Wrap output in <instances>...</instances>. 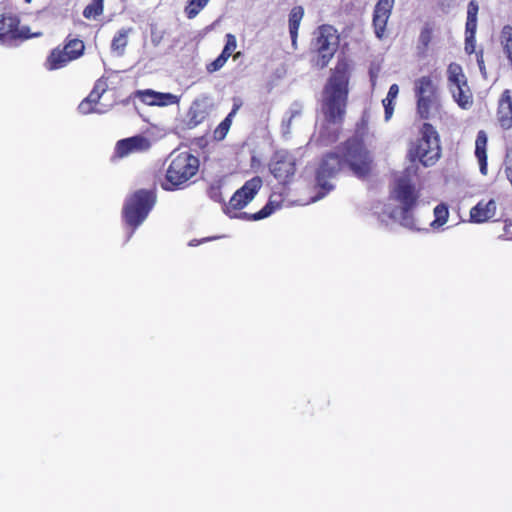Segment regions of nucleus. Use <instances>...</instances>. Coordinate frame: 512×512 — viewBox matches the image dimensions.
Returning a JSON list of instances; mask_svg holds the SVG:
<instances>
[{
	"instance_id": "1",
	"label": "nucleus",
	"mask_w": 512,
	"mask_h": 512,
	"mask_svg": "<svg viewBox=\"0 0 512 512\" xmlns=\"http://www.w3.org/2000/svg\"><path fill=\"white\" fill-rule=\"evenodd\" d=\"M349 80V64L345 59H339L321 93L320 108L325 125L342 126L348 106Z\"/></svg>"
},
{
	"instance_id": "2",
	"label": "nucleus",
	"mask_w": 512,
	"mask_h": 512,
	"mask_svg": "<svg viewBox=\"0 0 512 512\" xmlns=\"http://www.w3.org/2000/svg\"><path fill=\"white\" fill-rule=\"evenodd\" d=\"M262 186V179L255 176L247 180L244 185L235 191L228 203H224L223 211L229 217H239L249 221H258L270 216L277 208L272 201L256 213L248 214L246 212L236 214L237 211L246 207L256 196Z\"/></svg>"
},
{
	"instance_id": "3",
	"label": "nucleus",
	"mask_w": 512,
	"mask_h": 512,
	"mask_svg": "<svg viewBox=\"0 0 512 512\" xmlns=\"http://www.w3.org/2000/svg\"><path fill=\"white\" fill-rule=\"evenodd\" d=\"M337 149L343 156L345 167H348L354 176L366 179L372 174L373 156L367 149L362 136L356 133L341 143Z\"/></svg>"
},
{
	"instance_id": "4",
	"label": "nucleus",
	"mask_w": 512,
	"mask_h": 512,
	"mask_svg": "<svg viewBox=\"0 0 512 512\" xmlns=\"http://www.w3.org/2000/svg\"><path fill=\"white\" fill-rule=\"evenodd\" d=\"M420 134L421 137L409 149V158L412 162L418 160L425 167L433 166L441 156L439 135L428 122L422 125Z\"/></svg>"
},
{
	"instance_id": "5",
	"label": "nucleus",
	"mask_w": 512,
	"mask_h": 512,
	"mask_svg": "<svg viewBox=\"0 0 512 512\" xmlns=\"http://www.w3.org/2000/svg\"><path fill=\"white\" fill-rule=\"evenodd\" d=\"M156 197L150 190L141 189L130 195L123 207V217L125 223L132 229L127 236L128 241L134 231L145 221L150 211L154 207Z\"/></svg>"
},
{
	"instance_id": "6",
	"label": "nucleus",
	"mask_w": 512,
	"mask_h": 512,
	"mask_svg": "<svg viewBox=\"0 0 512 512\" xmlns=\"http://www.w3.org/2000/svg\"><path fill=\"white\" fill-rule=\"evenodd\" d=\"M390 198L399 204L401 223L405 226L411 225L412 212L418 204L420 190L408 176H401L395 179Z\"/></svg>"
},
{
	"instance_id": "7",
	"label": "nucleus",
	"mask_w": 512,
	"mask_h": 512,
	"mask_svg": "<svg viewBox=\"0 0 512 512\" xmlns=\"http://www.w3.org/2000/svg\"><path fill=\"white\" fill-rule=\"evenodd\" d=\"M170 159L166 174L160 181L162 189L166 191L183 188V185L192 177V153L190 149L174 151L170 154Z\"/></svg>"
},
{
	"instance_id": "8",
	"label": "nucleus",
	"mask_w": 512,
	"mask_h": 512,
	"mask_svg": "<svg viewBox=\"0 0 512 512\" xmlns=\"http://www.w3.org/2000/svg\"><path fill=\"white\" fill-rule=\"evenodd\" d=\"M339 44L340 35L337 29L330 24L320 25L314 32L312 40L315 65L320 69L327 67L336 54Z\"/></svg>"
},
{
	"instance_id": "9",
	"label": "nucleus",
	"mask_w": 512,
	"mask_h": 512,
	"mask_svg": "<svg viewBox=\"0 0 512 512\" xmlns=\"http://www.w3.org/2000/svg\"><path fill=\"white\" fill-rule=\"evenodd\" d=\"M417 113L421 119L430 118L432 109L439 106V92L432 76H422L414 82Z\"/></svg>"
},
{
	"instance_id": "10",
	"label": "nucleus",
	"mask_w": 512,
	"mask_h": 512,
	"mask_svg": "<svg viewBox=\"0 0 512 512\" xmlns=\"http://www.w3.org/2000/svg\"><path fill=\"white\" fill-rule=\"evenodd\" d=\"M447 75L449 90L455 102L462 109L470 108L473 104V95L461 65L450 63L447 69Z\"/></svg>"
},
{
	"instance_id": "11",
	"label": "nucleus",
	"mask_w": 512,
	"mask_h": 512,
	"mask_svg": "<svg viewBox=\"0 0 512 512\" xmlns=\"http://www.w3.org/2000/svg\"><path fill=\"white\" fill-rule=\"evenodd\" d=\"M344 168L343 156L338 149L335 152L326 153L322 157L315 174L316 184L323 190L321 193L322 196L333 189V185L329 183V179L334 178Z\"/></svg>"
},
{
	"instance_id": "12",
	"label": "nucleus",
	"mask_w": 512,
	"mask_h": 512,
	"mask_svg": "<svg viewBox=\"0 0 512 512\" xmlns=\"http://www.w3.org/2000/svg\"><path fill=\"white\" fill-rule=\"evenodd\" d=\"M85 45L82 40L69 39L63 48L56 47L48 55L45 68L49 71L61 69L82 56Z\"/></svg>"
},
{
	"instance_id": "13",
	"label": "nucleus",
	"mask_w": 512,
	"mask_h": 512,
	"mask_svg": "<svg viewBox=\"0 0 512 512\" xmlns=\"http://www.w3.org/2000/svg\"><path fill=\"white\" fill-rule=\"evenodd\" d=\"M269 170L279 183L287 184L296 172L295 158L286 150H277L269 162Z\"/></svg>"
},
{
	"instance_id": "14",
	"label": "nucleus",
	"mask_w": 512,
	"mask_h": 512,
	"mask_svg": "<svg viewBox=\"0 0 512 512\" xmlns=\"http://www.w3.org/2000/svg\"><path fill=\"white\" fill-rule=\"evenodd\" d=\"M395 0H378L374 7L372 26L375 36L381 40L386 33L388 20L391 16Z\"/></svg>"
},
{
	"instance_id": "15",
	"label": "nucleus",
	"mask_w": 512,
	"mask_h": 512,
	"mask_svg": "<svg viewBox=\"0 0 512 512\" xmlns=\"http://www.w3.org/2000/svg\"><path fill=\"white\" fill-rule=\"evenodd\" d=\"M478 11V3L475 0H471L467 6V20L465 25V51L468 54H472L475 50Z\"/></svg>"
},
{
	"instance_id": "16",
	"label": "nucleus",
	"mask_w": 512,
	"mask_h": 512,
	"mask_svg": "<svg viewBox=\"0 0 512 512\" xmlns=\"http://www.w3.org/2000/svg\"><path fill=\"white\" fill-rule=\"evenodd\" d=\"M151 147L150 140L142 135L122 139L116 144V154L123 158L133 153L145 152Z\"/></svg>"
},
{
	"instance_id": "17",
	"label": "nucleus",
	"mask_w": 512,
	"mask_h": 512,
	"mask_svg": "<svg viewBox=\"0 0 512 512\" xmlns=\"http://www.w3.org/2000/svg\"><path fill=\"white\" fill-rule=\"evenodd\" d=\"M496 117L498 124L504 130L512 128V92L505 89L498 100Z\"/></svg>"
},
{
	"instance_id": "18",
	"label": "nucleus",
	"mask_w": 512,
	"mask_h": 512,
	"mask_svg": "<svg viewBox=\"0 0 512 512\" xmlns=\"http://www.w3.org/2000/svg\"><path fill=\"white\" fill-rule=\"evenodd\" d=\"M138 97L147 105L160 107L176 104L179 101L178 96L172 93L157 92L152 89L139 91Z\"/></svg>"
},
{
	"instance_id": "19",
	"label": "nucleus",
	"mask_w": 512,
	"mask_h": 512,
	"mask_svg": "<svg viewBox=\"0 0 512 512\" xmlns=\"http://www.w3.org/2000/svg\"><path fill=\"white\" fill-rule=\"evenodd\" d=\"M496 203L493 199L485 202L484 200L479 201L470 210V219L474 223H484L495 216Z\"/></svg>"
},
{
	"instance_id": "20",
	"label": "nucleus",
	"mask_w": 512,
	"mask_h": 512,
	"mask_svg": "<svg viewBox=\"0 0 512 512\" xmlns=\"http://www.w3.org/2000/svg\"><path fill=\"white\" fill-rule=\"evenodd\" d=\"M19 19L14 15H1L0 16V39L4 37L16 38L30 36L24 33V30H19Z\"/></svg>"
},
{
	"instance_id": "21",
	"label": "nucleus",
	"mask_w": 512,
	"mask_h": 512,
	"mask_svg": "<svg viewBox=\"0 0 512 512\" xmlns=\"http://www.w3.org/2000/svg\"><path fill=\"white\" fill-rule=\"evenodd\" d=\"M487 143L488 137L486 132L484 130L478 131L475 140V156L478 160L479 169L482 175H487L488 173Z\"/></svg>"
},
{
	"instance_id": "22",
	"label": "nucleus",
	"mask_w": 512,
	"mask_h": 512,
	"mask_svg": "<svg viewBox=\"0 0 512 512\" xmlns=\"http://www.w3.org/2000/svg\"><path fill=\"white\" fill-rule=\"evenodd\" d=\"M132 32V28H121L117 31L111 41V52L116 56L121 57L125 53V49L128 45V38Z\"/></svg>"
},
{
	"instance_id": "23",
	"label": "nucleus",
	"mask_w": 512,
	"mask_h": 512,
	"mask_svg": "<svg viewBox=\"0 0 512 512\" xmlns=\"http://www.w3.org/2000/svg\"><path fill=\"white\" fill-rule=\"evenodd\" d=\"M304 16V9L302 6H294L289 14V33L291 36L292 45L296 48L298 30L300 23Z\"/></svg>"
},
{
	"instance_id": "24",
	"label": "nucleus",
	"mask_w": 512,
	"mask_h": 512,
	"mask_svg": "<svg viewBox=\"0 0 512 512\" xmlns=\"http://www.w3.org/2000/svg\"><path fill=\"white\" fill-rule=\"evenodd\" d=\"M434 25L425 23L422 27L419 37L417 49L421 54H426L433 39Z\"/></svg>"
},
{
	"instance_id": "25",
	"label": "nucleus",
	"mask_w": 512,
	"mask_h": 512,
	"mask_svg": "<svg viewBox=\"0 0 512 512\" xmlns=\"http://www.w3.org/2000/svg\"><path fill=\"white\" fill-rule=\"evenodd\" d=\"M239 109V105H234L231 112L225 117L223 121L214 129L213 138L216 141H222L230 130L232 118Z\"/></svg>"
},
{
	"instance_id": "26",
	"label": "nucleus",
	"mask_w": 512,
	"mask_h": 512,
	"mask_svg": "<svg viewBox=\"0 0 512 512\" xmlns=\"http://www.w3.org/2000/svg\"><path fill=\"white\" fill-rule=\"evenodd\" d=\"M435 219L431 222V227L436 229L442 227L447 223L449 218L448 206L445 203H440L434 208Z\"/></svg>"
},
{
	"instance_id": "27",
	"label": "nucleus",
	"mask_w": 512,
	"mask_h": 512,
	"mask_svg": "<svg viewBox=\"0 0 512 512\" xmlns=\"http://www.w3.org/2000/svg\"><path fill=\"white\" fill-rule=\"evenodd\" d=\"M103 2L104 0H92L83 11V16L86 19L96 18L103 13Z\"/></svg>"
},
{
	"instance_id": "28",
	"label": "nucleus",
	"mask_w": 512,
	"mask_h": 512,
	"mask_svg": "<svg viewBox=\"0 0 512 512\" xmlns=\"http://www.w3.org/2000/svg\"><path fill=\"white\" fill-rule=\"evenodd\" d=\"M228 59L229 57L221 53L215 60L207 64L206 70L209 73H214L220 70L225 65Z\"/></svg>"
},
{
	"instance_id": "29",
	"label": "nucleus",
	"mask_w": 512,
	"mask_h": 512,
	"mask_svg": "<svg viewBox=\"0 0 512 512\" xmlns=\"http://www.w3.org/2000/svg\"><path fill=\"white\" fill-rule=\"evenodd\" d=\"M236 47V37L231 33L226 34V43L221 53L227 57H230L232 53L235 51Z\"/></svg>"
},
{
	"instance_id": "30",
	"label": "nucleus",
	"mask_w": 512,
	"mask_h": 512,
	"mask_svg": "<svg viewBox=\"0 0 512 512\" xmlns=\"http://www.w3.org/2000/svg\"><path fill=\"white\" fill-rule=\"evenodd\" d=\"M93 103H91L87 98H85L78 106V110L82 114H89L91 112L99 113L100 111L93 107Z\"/></svg>"
},
{
	"instance_id": "31",
	"label": "nucleus",
	"mask_w": 512,
	"mask_h": 512,
	"mask_svg": "<svg viewBox=\"0 0 512 512\" xmlns=\"http://www.w3.org/2000/svg\"><path fill=\"white\" fill-rule=\"evenodd\" d=\"M209 195L216 202L222 203L223 205L226 203L222 196L220 186H212L209 190Z\"/></svg>"
},
{
	"instance_id": "32",
	"label": "nucleus",
	"mask_w": 512,
	"mask_h": 512,
	"mask_svg": "<svg viewBox=\"0 0 512 512\" xmlns=\"http://www.w3.org/2000/svg\"><path fill=\"white\" fill-rule=\"evenodd\" d=\"M383 106L385 109V119L389 120L393 114L394 111V105L393 101L390 99H383Z\"/></svg>"
},
{
	"instance_id": "33",
	"label": "nucleus",
	"mask_w": 512,
	"mask_h": 512,
	"mask_svg": "<svg viewBox=\"0 0 512 512\" xmlns=\"http://www.w3.org/2000/svg\"><path fill=\"white\" fill-rule=\"evenodd\" d=\"M501 237L505 240H512V222L510 220L504 221L503 234Z\"/></svg>"
},
{
	"instance_id": "34",
	"label": "nucleus",
	"mask_w": 512,
	"mask_h": 512,
	"mask_svg": "<svg viewBox=\"0 0 512 512\" xmlns=\"http://www.w3.org/2000/svg\"><path fill=\"white\" fill-rule=\"evenodd\" d=\"M107 89V83L105 80H102V79H99L96 81L95 85H94V88L92 91L98 93L99 95H103V93L106 91Z\"/></svg>"
},
{
	"instance_id": "35",
	"label": "nucleus",
	"mask_w": 512,
	"mask_h": 512,
	"mask_svg": "<svg viewBox=\"0 0 512 512\" xmlns=\"http://www.w3.org/2000/svg\"><path fill=\"white\" fill-rule=\"evenodd\" d=\"M399 93V87L397 84H392L389 88V91L387 93V96L385 99H390L394 101Z\"/></svg>"
},
{
	"instance_id": "36",
	"label": "nucleus",
	"mask_w": 512,
	"mask_h": 512,
	"mask_svg": "<svg viewBox=\"0 0 512 512\" xmlns=\"http://www.w3.org/2000/svg\"><path fill=\"white\" fill-rule=\"evenodd\" d=\"M91 103H93L94 105H96L99 101V99L101 98V95H99L98 93L94 92V91H91L90 94L86 97Z\"/></svg>"
},
{
	"instance_id": "37",
	"label": "nucleus",
	"mask_w": 512,
	"mask_h": 512,
	"mask_svg": "<svg viewBox=\"0 0 512 512\" xmlns=\"http://www.w3.org/2000/svg\"><path fill=\"white\" fill-rule=\"evenodd\" d=\"M208 1L209 0H194V5H196L198 7V9L194 8V16L198 13V11L200 9H202L204 6H206Z\"/></svg>"
},
{
	"instance_id": "38",
	"label": "nucleus",
	"mask_w": 512,
	"mask_h": 512,
	"mask_svg": "<svg viewBox=\"0 0 512 512\" xmlns=\"http://www.w3.org/2000/svg\"><path fill=\"white\" fill-rule=\"evenodd\" d=\"M185 13L189 19L192 18V0L187 1V5L185 7Z\"/></svg>"
},
{
	"instance_id": "39",
	"label": "nucleus",
	"mask_w": 512,
	"mask_h": 512,
	"mask_svg": "<svg viewBox=\"0 0 512 512\" xmlns=\"http://www.w3.org/2000/svg\"><path fill=\"white\" fill-rule=\"evenodd\" d=\"M367 128V122L364 120V118L361 119V121L357 124V132L360 130H366Z\"/></svg>"
},
{
	"instance_id": "40",
	"label": "nucleus",
	"mask_w": 512,
	"mask_h": 512,
	"mask_svg": "<svg viewBox=\"0 0 512 512\" xmlns=\"http://www.w3.org/2000/svg\"><path fill=\"white\" fill-rule=\"evenodd\" d=\"M194 142L198 146H200V147H204L205 146V139L203 137H199V138L194 139Z\"/></svg>"
},
{
	"instance_id": "41",
	"label": "nucleus",
	"mask_w": 512,
	"mask_h": 512,
	"mask_svg": "<svg viewBox=\"0 0 512 512\" xmlns=\"http://www.w3.org/2000/svg\"><path fill=\"white\" fill-rule=\"evenodd\" d=\"M194 162H195V164H194L193 174L195 175L197 172V169H198V165H199L198 160L195 157H194Z\"/></svg>"
},
{
	"instance_id": "42",
	"label": "nucleus",
	"mask_w": 512,
	"mask_h": 512,
	"mask_svg": "<svg viewBox=\"0 0 512 512\" xmlns=\"http://www.w3.org/2000/svg\"><path fill=\"white\" fill-rule=\"evenodd\" d=\"M39 35H40V33H35V34L31 35V37H37Z\"/></svg>"
},
{
	"instance_id": "43",
	"label": "nucleus",
	"mask_w": 512,
	"mask_h": 512,
	"mask_svg": "<svg viewBox=\"0 0 512 512\" xmlns=\"http://www.w3.org/2000/svg\"><path fill=\"white\" fill-rule=\"evenodd\" d=\"M363 134H365V130H363V131H362V134H361L360 136H362V137H363Z\"/></svg>"
},
{
	"instance_id": "44",
	"label": "nucleus",
	"mask_w": 512,
	"mask_h": 512,
	"mask_svg": "<svg viewBox=\"0 0 512 512\" xmlns=\"http://www.w3.org/2000/svg\"><path fill=\"white\" fill-rule=\"evenodd\" d=\"M25 2L30 3V2H31V0H25Z\"/></svg>"
}]
</instances>
